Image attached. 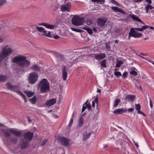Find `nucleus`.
Wrapping results in <instances>:
<instances>
[{"mask_svg":"<svg viewBox=\"0 0 154 154\" xmlns=\"http://www.w3.org/2000/svg\"><path fill=\"white\" fill-rule=\"evenodd\" d=\"M7 140L10 141L11 143L14 144H16L18 141V138L14 137H11L8 138Z\"/></svg>","mask_w":154,"mask_h":154,"instance_id":"23","label":"nucleus"},{"mask_svg":"<svg viewBox=\"0 0 154 154\" xmlns=\"http://www.w3.org/2000/svg\"><path fill=\"white\" fill-rule=\"evenodd\" d=\"M148 27V26L145 25L142 26L141 28H131L129 33V36H131L135 38H139L140 37L142 34L141 33L136 32V31L142 32L144 30L147 29Z\"/></svg>","mask_w":154,"mask_h":154,"instance_id":"3","label":"nucleus"},{"mask_svg":"<svg viewBox=\"0 0 154 154\" xmlns=\"http://www.w3.org/2000/svg\"><path fill=\"white\" fill-rule=\"evenodd\" d=\"M134 110V108H131L129 109L128 110V111L129 112H133V111Z\"/></svg>","mask_w":154,"mask_h":154,"instance_id":"62","label":"nucleus"},{"mask_svg":"<svg viewBox=\"0 0 154 154\" xmlns=\"http://www.w3.org/2000/svg\"><path fill=\"white\" fill-rule=\"evenodd\" d=\"M111 2L113 4L116 5H119L118 2L115 0H111Z\"/></svg>","mask_w":154,"mask_h":154,"instance_id":"55","label":"nucleus"},{"mask_svg":"<svg viewBox=\"0 0 154 154\" xmlns=\"http://www.w3.org/2000/svg\"><path fill=\"white\" fill-rule=\"evenodd\" d=\"M92 132H90L88 134H83V140H85L88 139L91 135Z\"/></svg>","mask_w":154,"mask_h":154,"instance_id":"28","label":"nucleus"},{"mask_svg":"<svg viewBox=\"0 0 154 154\" xmlns=\"http://www.w3.org/2000/svg\"><path fill=\"white\" fill-rule=\"evenodd\" d=\"M91 57L97 60H100L104 59L106 55L104 53L100 54H91Z\"/></svg>","mask_w":154,"mask_h":154,"instance_id":"7","label":"nucleus"},{"mask_svg":"<svg viewBox=\"0 0 154 154\" xmlns=\"http://www.w3.org/2000/svg\"><path fill=\"white\" fill-rule=\"evenodd\" d=\"M19 87L18 86L13 85L11 91L16 92L17 94L18 91H20L18 90Z\"/></svg>","mask_w":154,"mask_h":154,"instance_id":"32","label":"nucleus"},{"mask_svg":"<svg viewBox=\"0 0 154 154\" xmlns=\"http://www.w3.org/2000/svg\"><path fill=\"white\" fill-rule=\"evenodd\" d=\"M30 101L31 102L32 104H34L36 101V97L35 95L33 96V97L30 99Z\"/></svg>","mask_w":154,"mask_h":154,"instance_id":"39","label":"nucleus"},{"mask_svg":"<svg viewBox=\"0 0 154 154\" xmlns=\"http://www.w3.org/2000/svg\"><path fill=\"white\" fill-rule=\"evenodd\" d=\"M86 108L87 107L88 109L90 110V109L91 107V106L90 103H88V104H87L86 105Z\"/></svg>","mask_w":154,"mask_h":154,"instance_id":"54","label":"nucleus"},{"mask_svg":"<svg viewBox=\"0 0 154 154\" xmlns=\"http://www.w3.org/2000/svg\"><path fill=\"white\" fill-rule=\"evenodd\" d=\"M12 61L13 63H17L22 67L28 66L30 64L29 61L26 59V57L23 55L14 57Z\"/></svg>","mask_w":154,"mask_h":154,"instance_id":"1","label":"nucleus"},{"mask_svg":"<svg viewBox=\"0 0 154 154\" xmlns=\"http://www.w3.org/2000/svg\"><path fill=\"white\" fill-rule=\"evenodd\" d=\"M145 1L148 3V4H150L152 3V1L151 0H145Z\"/></svg>","mask_w":154,"mask_h":154,"instance_id":"63","label":"nucleus"},{"mask_svg":"<svg viewBox=\"0 0 154 154\" xmlns=\"http://www.w3.org/2000/svg\"><path fill=\"white\" fill-rule=\"evenodd\" d=\"M127 111V109H124L123 108H121L117 109L113 112V113L116 115L118 114H122L123 113L126 112Z\"/></svg>","mask_w":154,"mask_h":154,"instance_id":"19","label":"nucleus"},{"mask_svg":"<svg viewBox=\"0 0 154 154\" xmlns=\"http://www.w3.org/2000/svg\"><path fill=\"white\" fill-rule=\"evenodd\" d=\"M111 8L115 12H119L122 14H124L125 13L122 9L116 7H112Z\"/></svg>","mask_w":154,"mask_h":154,"instance_id":"22","label":"nucleus"},{"mask_svg":"<svg viewBox=\"0 0 154 154\" xmlns=\"http://www.w3.org/2000/svg\"><path fill=\"white\" fill-rule=\"evenodd\" d=\"M131 17L132 19L136 21H138L141 23L142 24H144V23L140 20L139 18L136 17L135 15H132L131 16Z\"/></svg>","mask_w":154,"mask_h":154,"instance_id":"25","label":"nucleus"},{"mask_svg":"<svg viewBox=\"0 0 154 154\" xmlns=\"http://www.w3.org/2000/svg\"><path fill=\"white\" fill-rule=\"evenodd\" d=\"M38 88L40 89L41 93H47L50 91L49 83L46 79L43 78L38 84Z\"/></svg>","mask_w":154,"mask_h":154,"instance_id":"2","label":"nucleus"},{"mask_svg":"<svg viewBox=\"0 0 154 154\" xmlns=\"http://www.w3.org/2000/svg\"><path fill=\"white\" fill-rule=\"evenodd\" d=\"M143 0H133L134 2L135 3H138L142 2Z\"/></svg>","mask_w":154,"mask_h":154,"instance_id":"59","label":"nucleus"},{"mask_svg":"<svg viewBox=\"0 0 154 154\" xmlns=\"http://www.w3.org/2000/svg\"><path fill=\"white\" fill-rule=\"evenodd\" d=\"M139 56L143 59H146V60L149 61V62L152 63L154 65V62L152 60L140 55H139Z\"/></svg>","mask_w":154,"mask_h":154,"instance_id":"43","label":"nucleus"},{"mask_svg":"<svg viewBox=\"0 0 154 154\" xmlns=\"http://www.w3.org/2000/svg\"><path fill=\"white\" fill-rule=\"evenodd\" d=\"M133 143H134V144L135 145V146H136L137 147V148H138V143H137L135 141H133Z\"/></svg>","mask_w":154,"mask_h":154,"instance_id":"61","label":"nucleus"},{"mask_svg":"<svg viewBox=\"0 0 154 154\" xmlns=\"http://www.w3.org/2000/svg\"><path fill=\"white\" fill-rule=\"evenodd\" d=\"M74 55L72 54H70L67 57L66 59L67 60V62L70 63L71 65L74 63L75 59H73Z\"/></svg>","mask_w":154,"mask_h":154,"instance_id":"15","label":"nucleus"},{"mask_svg":"<svg viewBox=\"0 0 154 154\" xmlns=\"http://www.w3.org/2000/svg\"><path fill=\"white\" fill-rule=\"evenodd\" d=\"M84 29L87 31L90 34H91L92 33V30L89 28L85 27L84 28Z\"/></svg>","mask_w":154,"mask_h":154,"instance_id":"46","label":"nucleus"},{"mask_svg":"<svg viewBox=\"0 0 154 154\" xmlns=\"http://www.w3.org/2000/svg\"><path fill=\"white\" fill-rule=\"evenodd\" d=\"M24 93L29 97H31L35 94L34 92L28 90L24 91Z\"/></svg>","mask_w":154,"mask_h":154,"instance_id":"27","label":"nucleus"},{"mask_svg":"<svg viewBox=\"0 0 154 154\" xmlns=\"http://www.w3.org/2000/svg\"><path fill=\"white\" fill-rule=\"evenodd\" d=\"M22 133V132L21 131H16L12 129V134L17 137L20 136Z\"/></svg>","mask_w":154,"mask_h":154,"instance_id":"24","label":"nucleus"},{"mask_svg":"<svg viewBox=\"0 0 154 154\" xmlns=\"http://www.w3.org/2000/svg\"><path fill=\"white\" fill-rule=\"evenodd\" d=\"M60 143L65 146H68L69 144V141L68 139L64 137H61L59 138Z\"/></svg>","mask_w":154,"mask_h":154,"instance_id":"11","label":"nucleus"},{"mask_svg":"<svg viewBox=\"0 0 154 154\" xmlns=\"http://www.w3.org/2000/svg\"><path fill=\"white\" fill-rule=\"evenodd\" d=\"M7 37V35L5 33L0 34V38H4Z\"/></svg>","mask_w":154,"mask_h":154,"instance_id":"45","label":"nucleus"},{"mask_svg":"<svg viewBox=\"0 0 154 154\" xmlns=\"http://www.w3.org/2000/svg\"><path fill=\"white\" fill-rule=\"evenodd\" d=\"M114 75L115 76H116L117 77H119L122 76V74L121 72L118 71H116L115 72Z\"/></svg>","mask_w":154,"mask_h":154,"instance_id":"44","label":"nucleus"},{"mask_svg":"<svg viewBox=\"0 0 154 154\" xmlns=\"http://www.w3.org/2000/svg\"><path fill=\"white\" fill-rule=\"evenodd\" d=\"M104 0H97V3L100 4L103 3H104Z\"/></svg>","mask_w":154,"mask_h":154,"instance_id":"60","label":"nucleus"},{"mask_svg":"<svg viewBox=\"0 0 154 154\" xmlns=\"http://www.w3.org/2000/svg\"><path fill=\"white\" fill-rule=\"evenodd\" d=\"M12 128L2 129V131L5 137H10L12 134Z\"/></svg>","mask_w":154,"mask_h":154,"instance_id":"10","label":"nucleus"},{"mask_svg":"<svg viewBox=\"0 0 154 154\" xmlns=\"http://www.w3.org/2000/svg\"><path fill=\"white\" fill-rule=\"evenodd\" d=\"M128 74V72H125L122 75V77L124 79H125V78L127 77V75Z\"/></svg>","mask_w":154,"mask_h":154,"instance_id":"53","label":"nucleus"},{"mask_svg":"<svg viewBox=\"0 0 154 154\" xmlns=\"http://www.w3.org/2000/svg\"><path fill=\"white\" fill-rule=\"evenodd\" d=\"M17 94L21 96L23 98L25 102H27V98L25 95H24L21 91H19L17 92Z\"/></svg>","mask_w":154,"mask_h":154,"instance_id":"30","label":"nucleus"},{"mask_svg":"<svg viewBox=\"0 0 154 154\" xmlns=\"http://www.w3.org/2000/svg\"><path fill=\"white\" fill-rule=\"evenodd\" d=\"M141 106L139 104H135V109L137 111L140 110Z\"/></svg>","mask_w":154,"mask_h":154,"instance_id":"47","label":"nucleus"},{"mask_svg":"<svg viewBox=\"0 0 154 154\" xmlns=\"http://www.w3.org/2000/svg\"><path fill=\"white\" fill-rule=\"evenodd\" d=\"M62 77L63 80L65 81L67 76V73L66 70V66H63L62 69Z\"/></svg>","mask_w":154,"mask_h":154,"instance_id":"20","label":"nucleus"},{"mask_svg":"<svg viewBox=\"0 0 154 154\" xmlns=\"http://www.w3.org/2000/svg\"><path fill=\"white\" fill-rule=\"evenodd\" d=\"M71 30L73 31H75L77 32H81L82 30L81 29L75 28H71Z\"/></svg>","mask_w":154,"mask_h":154,"instance_id":"49","label":"nucleus"},{"mask_svg":"<svg viewBox=\"0 0 154 154\" xmlns=\"http://www.w3.org/2000/svg\"><path fill=\"white\" fill-rule=\"evenodd\" d=\"M137 113L139 114H140L143 115L145 117L146 116V115L143 112H142L140 110L137 111Z\"/></svg>","mask_w":154,"mask_h":154,"instance_id":"52","label":"nucleus"},{"mask_svg":"<svg viewBox=\"0 0 154 154\" xmlns=\"http://www.w3.org/2000/svg\"><path fill=\"white\" fill-rule=\"evenodd\" d=\"M8 77L5 75H0V82H4L7 80Z\"/></svg>","mask_w":154,"mask_h":154,"instance_id":"29","label":"nucleus"},{"mask_svg":"<svg viewBox=\"0 0 154 154\" xmlns=\"http://www.w3.org/2000/svg\"><path fill=\"white\" fill-rule=\"evenodd\" d=\"M17 94L21 96L23 98L25 102H27V98L25 95H24L21 91H19L17 92Z\"/></svg>","mask_w":154,"mask_h":154,"instance_id":"31","label":"nucleus"},{"mask_svg":"<svg viewBox=\"0 0 154 154\" xmlns=\"http://www.w3.org/2000/svg\"><path fill=\"white\" fill-rule=\"evenodd\" d=\"M13 51L11 48L8 45H6L2 48V52L0 53V62L7 57L9 54L12 53Z\"/></svg>","mask_w":154,"mask_h":154,"instance_id":"4","label":"nucleus"},{"mask_svg":"<svg viewBox=\"0 0 154 154\" xmlns=\"http://www.w3.org/2000/svg\"><path fill=\"white\" fill-rule=\"evenodd\" d=\"M83 121L84 120L82 117L80 116L79 122V126L80 127H81L83 125Z\"/></svg>","mask_w":154,"mask_h":154,"instance_id":"37","label":"nucleus"},{"mask_svg":"<svg viewBox=\"0 0 154 154\" xmlns=\"http://www.w3.org/2000/svg\"><path fill=\"white\" fill-rule=\"evenodd\" d=\"M86 108V106H84V105L82 107V112H83L85 110V109Z\"/></svg>","mask_w":154,"mask_h":154,"instance_id":"64","label":"nucleus"},{"mask_svg":"<svg viewBox=\"0 0 154 154\" xmlns=\"http://www.w3.org/2000/svg\"><path fill=\"white\" fill-rule=\"evenodd\" d=\"M94 102H95L97 104V106H98V96L97 95L96 97L95 98L94 100Z\"/></svg>","mask_w":154,"mask_h":154,"instance_id":"56","label":"nucleus"},{"mask_svg":"<svg viewBox=\"0 0 154 154\" xmlns=\"http://www.w3.org/2000/svg\"><path fill=\"white\" fill-rule=\"evenodd\" d=\"M34 134L29 131L25 132L23 134L24 139L26 140L29 142L32 140Z\"/></svg>","mask_w":154,"mask_h":154,"instance_id":"8","label":"nucleus"},{"mask_svg":"<svg viewBox=\"0 0 154 154\" xmlns=\"http://www.w3.org/2000/svg\"><path fill=\"white\" fill-rule=\"evenodd\" d=\"M30 69L32 70L37 72H39L41 70L40 66L38 64H34L30 67Z\"/></svg>","mask_w":154,"mask_h":154,"instance_id":"16","label":"nucleus"},{"mask_svg":"<svg viewBox=\"0 0 154 154\" xmlns=\"http://www.w3.org/2000/svg\"><path fill=\"white\" fill-rule=\"evenodd\" d=\"M70 8V4L69 3H68L64 5H62L61 6V9L63 11H67L69 12Z\"/></svg>","mask_w":154,"mask_h":154,"instance_id":"13","label":"nucleus"},{"mask_svg":"<svg viewBox=\"0 0 154 154\" xmlns=\"http://www.w3.org/2000/svg\"><path fill=\"white\" fill-rule=\"evenodd\" d=\"M145 8L146 11V13H148L149 9L152 10L154 9V7L150 4H147L145 6Z\"/></svg>","mask_w":154,"mask_h":154,"instance_id":"26","label":"nucleus"},{"mask_svg":"<svg viewBox=\"0 0 154 154\" xmlns=\"http://www.w3.org/2000/svg\"><path fill=\"white\" fill-rule=\"evenodd\" d=\"M51 154H65L64 149L62 148H59L57 150L53 149Z\"/></svg>","mask_w":154,"mask_h":154,"instance_id":"14","label":"nucleus"},{"mask_svg":"<svg viewBox=\"0 0 154 154\" xmlns=\"http://www.w3.org/2000/svg\"><path fill=\"white\" fill-rule=\"evenodd\" d=\"M56 102V99L55 98L51 99L46 101V106H50L54 104Z\"/></svg>","mask_w":154,"mask_h":154,"instance_id":"18","label":"nucleus"},{"mask_svg":"<svg viewBox=\"0 0 154 154\" xmlns=\"http://www.w3.org/2000/svg\"><path fill=\"white\" fill-rule=\"evenodd\" d=\"M106 21V19L105 18H99L97 19V23L99 26H104Z\"/></svg>","mask_w":154,"mask_h":154,"instance_id":"17","label":"nucleus"},{"mask_svg":"<svg viewBox=\"0 0 154 154\" xmlns=\"http://www.w3.org/2000/svg\"><path fill=\"white\" fill-rule=\"evenodd\" d=\"M6 2V0H0V6L4 5Z\"/></svg>","mask_w":154,"mask_h":154,"instance_id":"51","label":"nucleus"},{"mask_svg":"<svg viewBox=\"0 0 154 154\" xmlns=\"http://www.w3.org/2000/svg\"><path fill=\"white\" fill-rule=\"evenodd\" d=\"M51 32L50 31L47 32L46 30H45V32H44L43 34L48 37L51 38H52V36L51 35Z\"/></svg>","mask_w":154,"mask_h":154,"instance_id":"35","label":"nucleus"},{"mask_svg":"<svg viewBox=\"0 0 154 154\" xmlns=\"http://www.w3.org/2000/svg\"><path fill=\"white\" fill-rule=\"evenodd\" d=\"M29 142L23 140L19 144V146L21 149H24L29 146Z\"/></svg>","mask_w":154,"mask_h":154,"instance_id":"9","label":"nucleus"},{"mask_svg":"<svg viewBox=\"0 0 154 154\" xmlns=\"http://www.w3.org/2000/svg\"><path fill=\"white\" fill-rule=\"evenodd\" d=\"M135 97L134 95H127L125 99L127 100L129 102H133L135 99Z\"/></svg>","mask_w":154,"mask_h":154,"instance_id":"21","label":"nucleus"},{"mask_svg":"<svg viewBox=\"0 0 154 154\" xmlns=\"http://www.w3.org/2000/svg\"><path fill=\"white\" fill-rule=\"evenodd\" d=\"M52 37H53L55 38H60V37L57 35H53Z\"/></svg>","mask_w":154,"mask_h":154,"instance_id":"57","label":"nucleus"},{"mask_svg":"<svg viewBox=\"0 0 154 154\" xmlns=\"http://www.w3.org/2000/svg\"><path fill=\"white\" fill-rule=\"evenodd\" d=\"M47 141L48 140L47 139H45L44 140L41 144V145L42 146H44L45 144V143L47 142Z\"/></svg>","mask_w":154,"mask_h":154,"instance_id":"50","label":"nucleus"},{"mask_svg":"<svg viewBox=\"0 0 154 154\" xmlns=\"http://www.w3.org/2000/svg\"><path fill=\"white\" fill-rule=\"evenodd\" d=\"M84 20L83 18L74 15L72 18V23L73 24L76 26L82 25L83 23Z\"/></svg>","mask_w":154,"mask_h":154,"instance_id":"6","label":"nucleus"},{"mask_svg":"<svg viewBox=\"0 0 154 154\" xmlns=\"http://www.w3.org/2000/svg\"><path fill=\"white\" fill-rule=\"evenodd\" d=\"M130 74L134 76H136L137 75V72L134 69L131 70L130 72Z\"/></svg>","mask_w":154,"mask_h":154,"instance_id":"41","label":"nucleus"},{"mask_svg":"<svg viewBox=\"0 0 154 154\" xmlns=\"http://www.w3.org/2000/svg\"><path fill=\"white\" fill-rule=\"evenodd\" d=\"M38 25L39 26H43L46 28L50 29H54L55 27L54 25L53 24H50L48 23H40Z\"/></svg>","mask_w":154,"mask_h":154,"instance_id":"12","label":"nucleus"},{"mask_svg":"<svg viewBox=\"0 0 154 154\" xmlns=\"http://www.w3.org/2000/svg\"><path fill=\"white\" fill-rule=\"evenodd\" d=\"M120 102V100L119 99L117 98L116 99L114 102L113 107H114L117 106Z\"/></svg>","mask_w":154,"mask_h":154,"instance_id":"36","label":"nucleus"},{"mask_svg":"<svg viewBox=\"0 0 154 154\" xmlns=\"http://www.w3.org/2000/svg\"><path fill=\"white\" fill-rule=\"evenodd\" d=\"M122 64L123 63L122 62L121 60L118 61L117 62L116 66V67L119 68L120 66L121 65H122Z\"/></svg>","mask_w":154,"mask_h":154,"instance_id":"42","label":"nucleus"},{"mask_svg":"<svg viewBox=\"0 0 154 154\" xmlns=\"http://www.w3.org/2000/svg\"><path fill=\"white\" fill-rule=\"evenodd\" d=\"M38 76L35 72H32L29 74L28 78L29 83L31 85L34 84L38 80Z\"/></svg>","mask_w":154,"mask_h":154,"instance_id":"5","label":"nucleus"},{"mask_svg":"<svg viewBox=\"0 0 154 154\" xmlns=\"http://www.w3.org/2000/svg\"><path fill=\"white\" fill-rule=\"evenodd\" d=\"M149 103H150V106L151 108H152L153 107V105H152V100L150 98H149Z\"/></svg>","mask_w":154,"mask_h":154,"instance_id":"58","label":"nucleus"},{"mask_svg":"<svg viewBox=\"0 0 154 154\" xmlns=\"http://www.w3.org/2000/svg\"><path fill=\"white\" fill-rule=\"evenodd\" d=\"M106 59H104L100 62V64L101 66L105 68L106 67Z\"/></svg>","mask_w":154,"mask_h":154,"instance_id":"33","label":"nucleus"},{"mask_svg":"<svg viewBox=\"0 0 154 154\" xmlns=\"http://www.w3.org/2000/svg\"><path fill=\"white\" fill-rule=\"evenodd\" d=\"M125 144H127V143L124 140L122 141L121 142V144L122 145V148L124 150L126 149V147L125 146Z\"/></svg>","mask_w":154,"mask_h":154,"instance_id":"38","label":"nucleus"},{"mask_svg":"<svg viewBox=\"0 0 154 154\" xmlns=\"http://www.w3.org/2000/svg\"><path fill=\"white\" fill-rule=\"evenodd\" d=\"M36 29L38 30V31L39 32H41L43 33L44 32H45V29L42 27H36Z\"/></svg>","mask_w":154,"mask_h":154,"instance_id":"34","label":"nucleus"},{"mask_svg":"<svg viewBox=\"0 0 154 154\" xmlns=\"http://www.w3.org/2000/svg\"><path fill=\"white\" fill-rule=\"evenodd\" d=\"M6 86L8 89L11 90L13 85H12L10 82H7L6 84Z\"/></svg>","mask_w":154,"mask_h":154,"instance_id":"40","label":"nucleus"},{"mask_svg":"<svg viewBox=\"0 0 154 154\" xmlns=\"http://www.w3.org/2000/svg\"><path fill=\"white\" fill-rule=\"evenodd\" d=\"M105 46L106 48H107L108 50L109 51L111 49L110 43H106Z\"/></svg>","mask_w":154,"mask_h":154,"instance_id":"48","label":"nucleus"}]
</instances>
